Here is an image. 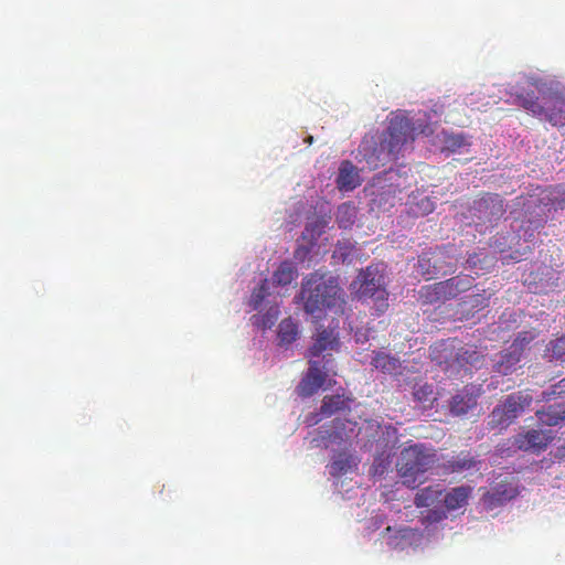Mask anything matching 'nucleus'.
Returning a JSON list of instances; mask_svg holds the SVG:
<instances>
[{"instance_id": "obj_1", "label": "nucleus", "mask_w": 565, "mask_h": 565, "mask_svg": "<svg viewBox=\"0 0 565 565\" xmlns=\"http://www.w3.org/2000/svg\"><path fill=\"white\" fill-rule=\"evenodd\" d=\"M412 141H414V127L411 120L405 116H394L379 142L366 139L361 142L358 149L361 157L359 161L365 162L370 171L377 170L396 161L402 149Z\"/></svg>"}, {"instance_id": "obj_2", "label": "nucleus", "mask_w": 565, "mask_h": 565, "mask_svg": "<svg viewBox=\"0 0 565 565\" xmlns=\"http://www.w3.org/2000/svg\"><path fill=\"white\" fill-rule=\"evenodd\" d=\"M541 102L534 93L518 95L521 107L534 117L550 122L554 127L565 126V96L558 90L539 88Z\"/></svg>"}, {"instance_id": "obj_3", "label": "nucleus", "mask_w": 565, "mask_h": 565, "mask_svg": "<svg viewBox=\"0 0 565 565\" xmlns=\"http://www.w3.org/2000/svg\"><path fill=\"white\" fill-rule=\"evenodd\" d=\"M341 289L332 277L319 273L310 274L302 282L301 296L305 310L315 313L323 308L334 307L340 299Z\"/></svg>"}, {"instance_id": "obj_4", "label": "nucleus", "mask_w": 565, "mask_h": 565, "mask_svg": "<svg viewBox=\"0 0 565 565\" xmlns=\"http://www.w3.org/2000/svg\"><path fill=\"white\" fill-rule=\"evenodd\" d=\"M436 456L423 445L404 448L396 462V470L407 487L423 483L422 477L434 467Z\"/></svg>"}, {"instance_id": "obj_5", "label": "nucleus", "mask_w": 565, "mask_h": 565, "mask_svg": "<svg viewBox=\"0 0 565 565\" xmlns=\"http://www.w3.org/2000/svg\"><path fill=\"white\" fill-rule=\"evenodd\" d=\"M360 300L372 299L376 315L380 316L388 308V292L385 288L384 275L377 266H367L362 269L352 284Z\"/></svg>"}, {"instance_id": "obj_6", "label": "nucleus", "mask_w": 565, "mask_h": 565, "mask_svg": "<svg viewBox=\"0 0 565 565\" xmlns=\"http://www.w3.org/2000/svg\"><path fill=\"white\" fill-rule=\"evenodd\" d=\"M532 402L533 396L529 390L508 395L489 415V427L495 429L510 426L521 413L531 406Z\"/></svg>"}, {"instance_id": "obj_7", "label": "nucleus", "mask_w": 565, "mask_h": 565, "mask_svg": "<svg viewBox=\"0 0 565 565\" xmlns=\"http://www.w3.org/2000/svg\"><path fill=\"white\" fill-rule=\"evenodd\" d=\"M472 286V279L469 276H455L447 280L434 284L427 287L425 297L429 302H445L456 298L461 292L469 290Z\"/></svg>"}, {"instance_id": "obj_8", "label": "nucleus", "mask_w": 565, "mask_h": 565, "mask_svg": "<svg viewBox=\"0 0 565 565\" xmlns=\"http://www.w3.org/2000/svg\"><path fill=\"white\" fill-rule=\"evenodd\" d=\"M552 430L531 429L514 437V446L523 451L540 454L553 441Z\"/></svg>"}, {"instance_id": "obj_9", "label": "nucleus", "mask_w": 565, "mask_h": 565, "mask_svg": "<svg viewBox=\"0 0 565 565\" xmlns=\"http://www.w3.org/2000/svg\"><path fill=\"white\" fill-rule=\"evenodd\" d=\"M327 372L321 370L318 361H309V369L300 381L297 391L299 396L309 397L316 394L324 384Z\"/></svg>"}, {"instance_id": "obj_10", "label": "nucleus", "mask_w": 565, "mask_h": 565, "mask_svg": "<svg viewBox=\"0 0 565 565\" xmlns=\"http://www.w3.org/2000/svg\"><path fill=\"white\" fill-rule=\"evenodd\" d=\"M340 339L337 328H321L315 338L313 344L309 349L310 356L318 358L326 351H339Z\"/></svg>"}, {"instance_id": "obj_11", "label": "nucleus", "mask_w": 565, "mask_h": 565, "mask_svg": "<svg viewBox=\"0 0 565 565\" xmlns=\"http://www.w3.org/2000/svg\"><path fill=\"white\" fill-rule=\"evenodd\" d=\"M518 493V488L514 487L511 482H501L491 491L487 492L483 495L482 501L488 509L492 510L505 504L515 498Z\"/></svg>"}, {"instance_id": "obj_12", "label": "nucleus", "mask_w": 565, "mask_h": 565, "mask_svg": "<svg viewBox=\"0 0 565 565\" xmlns=\"http://www.w3.org/2000/svg\"><path fill=\"white\" fill-rule=\"evenodd\" d=\"M335 182L340 191L349 192L360 186L362 180L358 168L351 161L344 160L339 167Z\"/></svg>"}, {"instance_id": "obj_13", "label": "nucleus", "mask_w": 565, "mask_h": 565, "mask_svg": "<svg viewBox=\"0 0 565 565\" xmlns=\"http://www.w3.org/2000/svg\"><path fill=\"white\" fill-rule=\"evenodd\" d=\"M484 356L473 345L460 347L456 353L455 359L450 365L456 363L459 367H480L483 363Z\"/></svg>"}, {"instance_id": "obj_14", "label": "nucleus", "mask_w": 565, "mask_h": 565, "mask_svg": "<svg viewBox=\"0 0 565 565\" xmlns=\"http://www.w3.org/2000/svg\"><path fill=\"white\" fill-rule=\"evenodd\" d=\"M521 358V355L508 348L502 351L494 361L493 371L502 375H509L516 370Z\"/></svg>"}, {"instance_id": "obj_15", "label": "nucleus", "mask_w": 565, "mask_h": 565, "mask_svg": "<svg viewBox=\"0 0 565 565\" xmlns=\"http://www.w3.org/2000/svg\"><path fill=\"white\" fill-rule=\"evenodd\" d=\"M539 422L546 426H556L565 422V402L536 411Z\"/></svg>"}, {"instance_id": "obj_16", "label": "nucleus", "mask_w": 565, "mask_h": 565, "mask_svg": "<svg viewBox=\"0 0 565 565\" xmlns=\"http://www.w3.org/2000/svg\"><path fill=\"white\" fill-rule=\"evenodd\" d=\"M443 493L444 489L439 484L428 486L416 493L414 503L417 508L431 507L440 502Z\"/></svg>"}, {"instance_id": "obj_17", "label": "nucleus", "mask_w": 565, "mask_h": 565, "mask_svg": "<svg viewBox=\"0 0 565 565\" xmlns=\"http://www.w3.org/2000/svg\"><path fill=\"white\" fill-rule=\"evenodd\" d=\"M354 467H356V462L354 458L345 452H340L332 459L329 468L330 475L333 477H341L351 471Z\"/></svg>"}, {"instance_id": "obj_18", "label": "nucleus", "mask_w": 565, "mask_h": 565, "mask_svg": "<svg viewBox=\"0 0 565 565\" xmlns=\"http://www.w3.org/2000/svg\"><path fill=\"white\" fill-rule=\"evenodd\" d=\"M470 493V487L461 486L454 488L444 498V503L447 510H456L463 507L467 503Z\"/></svg>"}, {"instance_id": "obj_19", "label": "nucleus", "mask_w": 565, "mask_h": 565, "mask_svg": "<svg viewBox=\"0 0 565 565\" xmlns=\"http://www.w3.org/2000/svg\"><path fill=\"white\" fill-rule=\"evenodd\" d=\"M477 405L476 397L467 392L456 394L450 402V411L455 415H465Z\"/></svg>"}, {"instance_id": "obj_20", "label": "nucleus", "mask_w": 565, "mask_h": 565, "mask_svg": "<svg viewBox=\"0 0 565 565\" xmlns=\"http://www.w3.org/2000/svg\"><path fill=\"white\" fill-rule=\"evenodd\" d=\"M372 365L383 373L394 374L401 367L399 360L384 352H376Z\"/></svg>"}, {"instance_id": "obj_21", "label": "nucleus", "mask_w": 565, "mask_h": 565, "mask_svg": "<svg viewBox=\"0 0 565 565\" xmlns=\"http://www.w3.org/2000/svg\"><path fill=\"white\" fill-rule=\"evenodd\" d=\"M298 338V326L291 318L281 320L278 326L279 345H289Z\"/></svg>"}, {"instance_id": "obj_22", "label": "nucleus", "mask_w": 565, "mask_h": 565, "mask_svg": "<svg viewBox=\"0 0 565 565\" xmlns=\"http://www.w3.org/2000/svg\"><path fill=\"white\" fill-rule=\"evenodd\" d=\"M297 277V269L290 262H282L273 274V281L279 286H287Z\"/></svg>"}, {"instance_id": "obj_23", "label": "nucleus", "mask_w": 565, "mask_h": 565, "mask_svg": "<svg viewBox=\"0 0 565 565\" xmlns=\"http://www.w3.org/2000/svg\"><path fill=\"white\" fill-rule=\"evenodd\" d=\"M476 466V460L469 455L458 456L443 465L445 472L454 473L469 470Z\"/></svg>"}, {"instance_id": "obj_24", "label": "nucleus", "mask_w": 565, "mask_h": 565, "mask_svg": "<svg viewBox=\"0 0 565 565\" xmlns=\"http://www.w3.org/2000/svg\"><path fill=\"white\" fill-rule=\"evenodd\" d=\"M343 408H345V401L343 397L341 395H330L323 397L320 413L324 417H330Z\"/></svg>"}, {"instance_id": "obj_25", "label": "nucleus", "mask_w": 565, "mask_h": 565, "mask_svg": "<svg viewBox=\"0 0 565 565\" xmlns=\"http://www.w3.org/2000/svg\"><path fill=\"white\" fill-rule=\"evenodd\" d=\"M269 295L268 280L263 279L260 284L252 291L248 305L253 310L259 309L264 299Z\"/></svg>"}, {"instance_id": "obj_26", "label": "nucleus", "mask_w": 565, "mask_h": 565, "mask_svg": "<svg viewBox=\"0 0 565 565\" xmlns=\"http://www.w3.org/2000/svg\"><path fill=\"white\" fill-rule=\"evenodd\" d=\"M535 339V334L531 331H522L519 332L516 338L513 340L511 345L509 347L519 355H523L526 348H529L530 343Z\"/></svg>"}, {"instance_id": "obj_27", "label": "nucleus", "mask_w": 565, "mask_h": 565, "mask_svg": "<svg viewBox=\"0 0 565 565\" xmlns=\"http://www.w3.org/2000/svg\"><path fill=\"white\" fill-rule=\"evenodd\" d=\"M354 218H355V212H354L353 206H351L350 204H347V203L339 206L338 213H337V222L340 227H342V228L350 227L353 224Z\"/></svg>"}, {"instance_id": "obj_28", "label": "nucleus", "mask_w": 565, "mask_h": 565, "mask_svg": "<svg viewBox=\"0 0 565 565\" xmlns=\"http://www.w3.org/2000/svg\"><path fill=\"white\" fill-rule=\"evenodd\" d=\"M278 315H279V309L277 307H275V308L271 307L262 317L254 316L253 317V319L255 320L254 324L262 328L263 330L270 329L274 326L275 321L277 320Z\"/></svg>"}, {"instance_id": "obj_29", "label": "nucleus", "mask_w": 565, "mask_h": 565, "mask_svg": "<svg viewBox=\"0 0 565 565\" xmlns=\"http://www.w3.org/2000/svg\"><path fill=\"white\" fill-rule=\"evenodd\" d=\"M548 201L556 210L565 207V183L552 188Z\"/></svg>"}, {"instance_id": "obj_30", "label": "nucleus", "mask_w": 565, "mask_h": 565, "mask_svg": "<svg viewBox=\"0 0 565 565\" xmlns=\"http://www.w3.org/2000/svg\"><path fill=\"white\" fill-rule=\"evenodd\" d=\"M551 358L561 359L565 355V335L552 340L547 345Z\"/></svg>"}, {"instance_id": "obj_31", "label": "nucleus", "mask_w": 565, "mask_h": 565, "mask_svg": "<svg viewBox=\"0 0 565 565\" xmlns=\"http://www.w3.org/2000/svg\"><path fill=\"white\" fill-rule=\"evenodd\" d=\"M446 148L452 152L469 145L463 135H449L445 138Z\"/></svg>"}, {"instance_id": "obj_32", "label": "nucleus", "mask_w": 565, "mask_h": 565, "mask_svg": "<svg viewBox=\"0 0 565 565\" xmlns=\"http://www.w3.org/2000/svg\"><path fill=\"white\" fill-rule=\"evenodd\" d=\"M465 303L472 310H480L488 306L489 298L484 294H475L466 297Z\"/></svg>"}, {"instance_id": "obj_33", "label": "nucleus", "mask_w": 565, "mask_h": 565, "mask_svg": "<svg viewBox=\"0 0 565 565\" xmlns=\"http://www.w3.org/2000/svg\"><path fill=\"white\" fill-rule=\"evenodd\" d=\"M434 390L429 384L415 386L413 395L414 398L420 403L429 402L433 397Z\"/></svg>"}, {"instance_id": "obj_34", "label": "nucleus", "mask_w": 565, "mask_h": 565, "mask_svg": "<svg viewBox=\"0 0 565 565\" xmlns=\"http://www.w3.org/2000/svg\"><path fill=\"white\" fill-rule=\"evenodd\" d=\"M446 518V512L440 509L429 510L424 516L423 524L429 525L433 523L440 522Z\"/></svg>"}, {"instance_id": "obj_35", "label": "nucleus", "mask_w": 565, "mask_h": 565, "mask_svg": "<svg viewBox=\"0 0 565 565\" xmlns=\"http://www.w3.org/2000/svg\"><path fill=\"white\" fill-rule=\"evenodd\" d=\"M495 203H499L498 212L501 213L502 212V201L500 200L498 194H487L477 202L479 210L483 206L487 207L490 204L494 205Z\"/></svg>"}, {"instance_id": "obj_36", "label": "nucleus", "mask_w": 565, "mask_h": 565, "mask_svg": "<svg viewBox=\"0 0 565 565\" xmlns=\"http://www.w3.org/2000/svg\"><path fill=\"white\" fill-rule=\"evenodd\" d=\"M565 394V379L556 383L551 387V391L543 392V398L550 401L554 396H561Z\"/></svg>"}, {"instance_id": "obj_37", "label": "nucleus", "mask_w": 565, "mask_h": 565, "mask_svg": "<svg viewBox=\"0 0 565 565\" xmlns=\"http://www.w3.org/2000/svg\"><path fill=\"white\" fill-rule=\"evenodd\" d=\"M422 214H428L434 211V202L429 198H424L419 203Z\"/></svg>"}, {"instance_id": "obj_38", "label": "nucleus", "mask_w": 565, "mask_h": 565, "mask_svg": "<svg viewBox=\"0 0 565 565\" xmlns=\"http://www.w3.org/2000/svg\"><path fill=\"white\" fill-rule=\"evenodd\" d=\"M311 444H312L315 447L320 446V438H317V437H316V438H313V439L311 440Z\"/></svg>"}, {"instance_id": "obj_39", "label": "nucleus", "mask_w": 565, "mask_h": 565, "mask_svg": "<svg viewBox=\"0 0 565 565\" xmlns=\"http://www.w3.org/2000/svg\"><path fill=\"white\" fill-rule=\"evenodd\" d=\"M327 356H329V358H330V359H328V360H327V363H329V362H332V361H333L331 353H328L327 355H324V358H327Z\"/></svg>"}, {"instance_id": "obj_40", "label": "nucleus", "mask_w": 565, "mask_h": 565, "mask_svg": "<svg viewBox=\"0 0 565 565\" xmlns=\"http://www.w3.org/2000/svg\"><path fill=\"white\" fill-rule=\"evenodd\" d=\"M312 139H313V138H312V136H309V137L306 139V141H307V142H309V143H311V142H312Z\"/></svg>"}]
</instances>
